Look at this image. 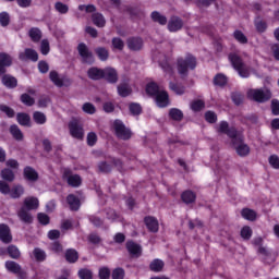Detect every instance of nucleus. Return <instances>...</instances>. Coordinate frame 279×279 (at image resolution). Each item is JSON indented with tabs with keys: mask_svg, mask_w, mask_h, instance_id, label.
<instances>
[{
	"mask_svg": "<svg viewBox=\"0 0 279 279\" xmlns=\"http://www.w3.org/2000/svg\"><path fill=\"white\" fill-rule=\"evenodd\" d=\"M197 68V58L189 53L184 58L177 60V70L181 77H187L189 71H195Z\"/></svg>",
	"mask_w": 279,
	"mask_h": 279,
	"instance_id": "obj_1",
	"label": "nucleus"
},
{
	"mask_svg": "<svg viewBox=\"0 0 279 279\" xmlns=\"http://www.w3.org/2000/svg\"><path fill=\"white\" fill-rule=\"evenodd\" d=\"M247 97L251 101H256V104H267L274 95L269 88H256V89H248Z\"/></svg>",
	"mask_w": 279,
	"mask_h": 279,
	"instance_id": "obj_2",
	"label": "nucleus"
},
{
	"mask_svg": "<svg viewBox=\"0 0 279 279\" xmlns=\"http://www.w3.org/2000/svg\"><path fill=\"white\" fill-rule=\"evenodd\" d=\"M229 60L240 77H250V68L243 63V59L239 54H229Z\"/></svg>",
	"mask_w": 279,
	"mask_h": 279,
	"instance_id": "obj_3",
	"label": "nucleus"
},
{
	"mask_svg": "<svg viewBox=\"0 0 279 279\" xmlns=\"http://www.w3.org/2000/svg\"><path fill=\"white\" fill-rule=\"evenodd\" d=\"M113 130L117 138H120V141H130L132 138V130L125 126L121 120L113 122Z\"/></svg>",
	"mask_w": 279,
	"mask_h": 279,
	"instance_id": "obj_4",
	"label": "nucleus"
},
{
	"mask_svg": "<svg viewBox=\"0 0 279 279\" xmlns=\"http://www.w3.org/2000/svg\"><path fill=\"white\" fill-rule=\"evenodd\" d=\"M77 52L82 59L83 64H95V56L93 54V51L88 49V46H86V44H78Z\"/></svg>",
	"mask_w": 279,
	"mask_h": 279,
	"instance_id": "obj_5",
	"label": "nucleus"
},
{
	"mask_svg": "<svg viewBox=\"0 0 279 279\" xmlns=\"http://www.w3.org/2000/svg\"><path fill=\"white\" fill-rule=\"evenodd\" d=\"M231 143L238 156L245 157L250 155V146H247V144H244L243 134L240 133L235 138L231 141Z\"/></svg>",
	"mask_w": 279,
	"mask_h": 279,
	"instance_id": "obj_6",
	"label": "nucleus"
},
{
	"mask_svg": "<svg viewBox=\"0 0 279 279\" xmlns=\"http://www.w3.org/2000/svg\"><path fill=\"white\" fill-rule=\"evenodd\" d=\"M50 82L54 84L58 88H62V86L69 87L73 82L71 78L66 76H60V74L57 71H50L49 73Z\"/></svg>",
	"mask_w": 279,
	"mask_h": 279,
	"instance_id": "obj_7",
	"label": "nucleus"
},
{
	"mask_svg": "<svg viewBox=\"0 0 279 279\" xmlns=\"http://www.w3.org/2000/svg\"><path fill=\"white\" fill-rule=\"evenodd\" d=\"M70 134L73 138L82 141L84 138V126L77 120H72L69 123Z\"/></svg>",
	"mask_w": 279,
	"mask_h": 279,
	"instance_id": "obj_8",
	"label": "nucleus"
},
{
	"mask_svg": "<svg viewBox=\"0 0 279 279\" xmlns=\"http://www.w3.org/2000/svg\"><path fill=\"white\" fill-rule=\"evenodd\" d=\"M63 178L66 180L69 186L77 189V186L82 185V177H80L78 174H73V172L69 168H65L63 170Z\"/></svg>",
	"mask_w": 279,
	"mask_h": 279,
	"instance_id": "obj_9",
	"label": "nucleus"
},
{
	"mask_svg": "<svg viewBox=\"0 0 279 279\" xmlns=\"http://www.w3.org/2000/svg\"><path fill=\"white\" fill-rule=\"evenodd\" d=\"M4 267L7 270L10 271V274H15V276H19V278H25L27 274L23 268L19 265V263L14 260H7L4 264Z\"/></svg>",
	"mask_w": 279,
	"mask_h": 279,
	"instance_id": "obj_10",
	"label": "nucleus"
},
{
	"mask_svg": "<svg viewBox=\"0 0 279 279\" xmlns=\"http://www.w3.org/2000/svg\"><path fill=\"white\" fill-rule=\"evenodd\" d=\"M218 132L220 134H227V136H229V138H231V141L241 134V132L236 131L235 128H230V124H228V122H226V121L220 122Z\"/></svg>",
	"mask_w": 279,
	"mask_h": 279,
	"instance_id": "obj_11",
	"label": "nucleus"
},
{
	"mask_svg": "<svg viewBox=\"0 0 279 279\" xmlns=\"http://www.w3.org/2000/svg\"><path fill=\"white\" fill-rule=\"evenodd\" d=\"M12 230L10 229V226L5 223L0 225V241L4 243L5 245L12 243Z\"/></svg>",
	"mask_w": 279,
	"mask_h": 279,
	"instance_id": "obj_12",
	"label": "nucleus"
},
{
	"mask_svg": "<svg viewBox=\"0 0 279 279\" xmlns=\"http://www.w3.org/2000/svg\"><path fill=\"white\" fill-rule=\"evenodd\" d=\"M19 59L22 62H27V60H32V62H38V52L32 48H26L23 52H20Z\"/></svg>",
	"mask_w": 279,
	"mask_h": 279,
	"instance_id": "obj_13",
	"label": "nucleus"
},
{
	"mask_svg": "<svg viewBox=\"0 0 279 279\" xmlns=\"http://www.w3.org/2000/svg\"><path fill=\"white\" fill-rule=\"evenodd\" d=\"M8 66H12V57L5 52H0V76L5 75Z\"/></svg>",
	"mask_w": 279,
	"mask_h": 279,
	"instance_id": "obj_14",
	"label": "nucleus"
},
{
	"mask_svg": "<svg viewBox=\"0 0 279 279\" xmlns=\"http://www.w3.org/2000/svg\"><path fill=\"white\" fill-rule=\"evenodd\" d=\"M102 78L109 82V84H117L119 82V74L113 68H106L102 72Z\"/></svg>",
	"mask_w": 279,
	"mask_h": 279,
	"instance_id": "obj_15",
	"label": "nucleus"
},
{
	"mask_svg": "<svg viewBox=\"0 0 279 279\" xmlns=\"http://www.w3.org/2000/svg\"><path fill=\"white\" fill-rule=\"evenodd\" d=\"M155 101L158 108H167V106H169V93H167L165 89H161L157 96H155Z\"/></svg>",
	"mask_w": 279,
	"mask_h": 279,
	"instance_id": "obj_16",
	"label": "nucleus"
},
{
	"mask_svg": "<svg viewBox=\"0 0 279 279\" xmlns=\"http://www.w3.org/2000/svg\"><path fill=\"white\" fill-rule=\"evenodd\" d=\"M126 45L131 51H141L143 49V39L141 37H130Z\"/></svg>",
	"mask_w": 279,
	"mask_h": 279,
	"instance_id": "obj_17",
	"label": "nucleus"
},
{
	"mask_svg": "<svg viewBox=\"0 0 279 279\" xmlns=\"http://www.w3.org/2000/svg\"><path fill=\"white\" fill-rule=\"evenodd\" d=\"M184 27V22L178 16H172L168 23L169 32H180Z\"/></svg>",
	"mask_w": 279,
	"mask_h": 279,
	"instance_id": "obj_18",
	"label": "nucleus"
},
{
	"mask_svg": "<svg viewBox=\"0 0 279 279\" xmlns=\"http://www.w3.org/2000/svg\"><path fill=\"white\" fill-rule=\"evenodd\" d=\"M87 77L94 81L104 80V69H99L96 66L89 68L87 71Z\"/></svg>",
	"mask_w": 279,
	"mask_h": 279,
	"instance_id": "obj_19",
	"label": "nucleus"
},
{
	"mask_svg": "<svg viewBox=\"0 0 279 279\" xmlns=\"http://www.w3.org/2000/svg\"><path fill=\"white\" fill-rule=\"evenodd\" d=\"M24 178L25 180H28V182H38V172L36 169L26 166L24 168Z\"/></svg>",
	"mask_w": 279,
	"mask_h": 279,
	"instance_id": "obj_20",
	"label": "nucleus"
},
{
	"mask_svg": "<svg viewBox=\"0 0 279 279\" xmlns=\"http://www.w3.org/2000/svg\"><path fill=\"white\" fill-rule=\"evenodd\" d=\"M144 222L149 232H158V220L155 217L148 216L144 218Z\"/></svg>",
	"mask_w": 279,
	"mask_h": 279,
	"instance_id": "obj_21",
	"label": "nucleus"
},
{
	"mask_svg": "<svg viewBox=\"0 0 279 279\" xmlns=\"http://www.w3.org/2000/svg\"><path fill=\"white\" fill-rule=\"evenodd\" d=\"M126 250L130 254H132V256L138 257L143 253V248L141 247V245L133 241L126 242Z\"/></svg>",
	"mask_w": 279,
	"mask_h": 279,
	"instance_id": "obj_22",
	"label": "nucleus"
},
{
	"mask_svg": "<svg viewBox=\"0 0 279 279\" xmlns=\"http://www.w3.org/2000/svg\"><path fill=\"white\" fill-rule=\"evenodd\" d=\"M2 84L3 86H5L7 88H16V86L19 85V81L16 80V77L10 75V74H2Z\"/></svg>",
	"mask_w": 279,
	"mask_h": 279,
	"instance_id": "obj_23",
	"label": "nucleus"
},
{
	"mask_svg": "<svg viewBox=\"0 0 279 279\" xmlns=\"http://www.w3.org/2000/svg\"><path fill=\"white\" fill-rule=\"evenodd\" d=\"M17 217L23 221V223H33L34 217H32V214L25 207H22L20 211L17 213Z\"/></svg>",
	"mask_w": 279,
	"mask_h": 279,
	"instance_id": "obj_24",
	"label": "nucleus"
},
{
	"mask_svg": "<svg viewBox=\"0 0 279 279\" xmlns=\"http://www.w3.org/2000/svg\"><path fill=\"white\" fill-rule=\"evenodd\" d=\"M181 199L184 204H194L195 199H197V195L193 191H185L181 194Z\"/></svg>",
	"mask_w": 279,
	"mask_h": 279,
	"instance_id": "obj_25",
	"label": "nucleus"
},
{
	"mask_svg": "<svg viewBox=\"0 0 279 279\" xmlns=\"http://www.w3.org/2000/svg\"><path fill=\"white\" fill-rule=\"evenodd\" d=\"M17 123L24 128H32V118L27 113H17Z\"/></svg>",
	"mask_w": 279,
	"mask_h": 279,
	"instance_id": "obj_26",
	"label": "nucleus"
},
{
	"mask_svg": "<svg viewBox=\"0 0 279 279\" xmlns=\"http://www.w3.org/2000/svg\"><path fill=\"white\" fill-rule=\"evenodd\" d=\"M92 21L96 27H106V17L101 13H94L92 15Z\"/></svg>",
	"mask_w": 279,
	"mask_h": 279,
	"instance_id": "obj_27",
	"label": "nucleus"
},
{
	"mask_svg": "<svg viewBox=\"0 0 279 279\" xmlns=\"http://www.w3.org/2000/svg\"><path fill=\"white\" fill-rule=\"evenodd\" d=\"M117 88H118V95L120 97H130V95H132V87H130L125 83L118 85Z\"/></svg>",
	"mask_w": 279,
	"mask_h": 279,
	"instance_id": "obj_28",
	"label": "nucleus"
},
{
	"mask_svg": "<svg viewBox=\"0 0 279 279\" xmlns=\"http://www.w3.org/2000/svg\"><path fill=\"white\" fill-rule=\"evenodd\" d=\"M24 208L27 210H36V208H38V198L36 197L25 198Z\"/></svg>",
	"mask_w": 279,
	"mask_h": 279,
	"instance_id": "obj_29",
	"label": "nucleus"
},
{
	"mask_svg": "<svg viewBox=\"0 0 279 279\" xmlns=\"http://www.w3.org/2000/svg\"><path fill=\"white\" fill-rule=\"evenodd\" d=\"M66 202L71 210H80V198H77V196L70 194L66 197Z\"/></svg>",
	"mask_w": 279,
	"mask_h": 279,
	"instance_id": "obj_30",
	"label": "nucleus"
},
{
	"mask_svg": "<svg viewBox=\"0 0 279 279\" xmlns=\"http://www.w3.org/2000/svg\"><path fill=\"white\" fill-rule=\"evenodd\" d=\"M78 259L80 254L74 248L65 251V260H68V263H77Z\"/></svg>",
	"mask_w": 279,
	"mask_h": 279,
	"instance_id": "obj_31",
	"label": "nucleus"
},
{
	"mask_svg": "<svg viewBox=\"0 0 279 279\" xmlns=\"http://www.w3.org/2000/svg\"><path fill=\"white\" fill-rule=\"evenodd\" d=\"M162 89L158 86V84L151 82L146 85V93L150 97H156L158 93H160Z\"/></svg>",
	"mask_w": 279,
	"mask_h": 279,
	"instance_id": "obj_32",
	"label": "nucleus"
},
{
	"mask_svg": "<svg viewBox=\"0 0 279 279\" xmlns=\"http://www.w3.org/2000/svg\"><path fill=\"white\" fill-rule=\"evenodd\" d=\"M150 271H154L155 274H158L165 269V262L161 259H154L149 265Z\"/></svg>",
	"mask_w": 279,
	"mask_h": 279,
	"instance_id": "obj_33",
	"label": "nucleus"
},
{
	"mask_svg": "<svg viewBox=\"0 0 279 279\" xmlns=\"http://www.w3.org/2000/svg\"><path fill=\"white\" fill-rule=\"evenodd\" d=\"M7 253L9 254L10 258H13L14 260H19V258H21V251L14 244L8 246Z\"/></svg>",
	"mask_w": 279,
	"mask_h": 279,
	"instance_id": "obj_34",
	"label": "nucleus"
},
{
	"mask_svg": "<svg viewBox=\"0 0 279 279\" xmlns=\"http://www.w3.org/2000/svg\"><path fill=\"white\" fill-rule=\"evenodd\" d=\"M10 134L15 141H23L24 138L23 131L16 124L10 126Z\"/></svg>",
	"mask_w": 279,
	"mask_h": 279,
	"instance_id": "obj_35",
	"label": "nucleus"
},
{
	"mask_svg": "<svg viewBox=\"0 0 279 279\" xmlns=\"http://www.w3.org/2000/svg\"><path fill=\"white\" fill-rule=\"evenodd\" d=\"M169 88L175 95H184V93L186 92V87H184V85L177 84V83H173V82L169 83Z\"/></svg>",
	"mask_w": 279,
	"mask_h": 279,
	"instance_id": "obj_36",
	"label": "nucleus"
},
{
	"mask_svg": "<svg viewBox=\"0 0 279 279\" xmlns=\"http://www.w3.org/2000/svg\"><path fill=\"white\" fill-rule=\"evenodd\" d=\"M33 120L37 125H45L47 123V116L44 112L35 111L33 113Z\"/></svg>",
	"mask_w": 279,
	"mask_h": 279,
	"instance_id": "obj_37",
	"label": "nucleus"
},
{
	"mask_svg": "<svg viewBox=\"0 0 279 279\" xmlns=\"http://www.w3.org/2000/svg\"><path fill=\"white\" fill-rule=\"evenodd\" d=\"M169 117L172 121H182L184 119V113L178 108H172L169 111Z\"/></svg>",
	"mask_w": 279,
	"mask_h": 279,
	"instance_id": "obj_38",
	"label": "nucleus"
},
{
	"mask_svg": "<svg viewBox=\"0 0 279 279\" xmlns=\"http://www.w3.org/2000/svg\"><path fill=\"white\" fill-rule=\"evenodd\" d=\"M9 193L12 199H19V197H21V195L25 193V189L23 187V185H15Z\"/></svg>",
	"mask_w": 279,
	"mask_h": 279,
	"instance_id": "obj_39",
	"label": "nucleus"
},
{
	"mask_svg": "<svg viewBox=\"0 0 279 279\" xmlns=\"http://www.w3.org/2000/svg\"><path fill=\"white\" fill-rule=\"evenodd\" d=\"M241 215L243 219H246L247 221H256V211L250 208H244L241 211Z\"/></svg>",
	"mask_w": 279,
	"mask_h": 279,
	"instance_id": "obj_40",
	"label": "nucleus"
},
{
	"mask_svg": "<svg viewBox=\"0 0 279 279\" xmlns=\"http://www.w3.org/2000/svg\"><path fill=\"white\" fill-rule=\"evenodd\" d=\"M28 35L33 43H40V38H43V32L39 28H31Z\"/></svg>",
	"mask_w": 279,
	"mask_h": 279,
	"instance_id": "obj_41",
	"label": "nucleus"
},
{
	"mask_svg": "<svg viewBox=\"0 0 279 279\" xmlns=\"http://www.w3.org/2000/svg\"><path fill=\"white\" fill-rule=\"evenodd\" d=\"M150 16L154 23H159V25H165L167 23V16L160 14L158 11H154Z\"/></svg>",
	"mask_w": 279,
	"mask_h": 279,
	"instance_id": "obj_42",
	"label": "nucleus"
},
{
	"mask_svg": "<svg viewBox=\"0 0 279 279\" xmlns=\"http://www.w3.org/2000/svg\"><path fill=\"white\" fill-rule=\"evenodd\" d=\"M95 53L98 56V58H99V60H101V62H106V60H108V58L110 57L108 49H106L104 47L96 48Z\"/></svg>",
	"mask_w": 279,
	"mask_h": 279,
	"instance_id": "obj_43",
	"label": "nucleus"
},
{
	"mask_svg": "<svg viewBox=\"0 0 279 279\" xmlns=\"http://www.w3.org/2000/svg\"><path fill=\"white\" fill-rule=\"evenodd\" d=\"M1 178L2 180H5V182H14V172L10 168H4L1 171Z\"/></svg>",
	"mask_w": 279,
	"mask_h": 279,
	"instance_id": "obj_44",
	"label": "nucleus"
},
{
	"mask_svg": "<svg viewBox=\"0 0 279 279\" xmlns=\"http://www.w3.org/2000/svg\"><path fill=\"white\" fill-rule=\"evenodd\" d=\"M231 99L235 106H241L243 104V100L245 99V96H243L242 93L233 92L231 93Z\"/></svg>",
	"mask_w": 279,
	"mask_h": 279,
	"instance_id": "obj_45",
	"label": "nucleus"
},
{
	"mask_svg": "<svg viewBox=\"0 0 279 279\" xmlns=\"http://www.w3.org/2000/svg\"><path fill=\"white\" fill-rule=\"evenodd\" d=\"M214 84L215 86H226L228 84V77L223 74H217L214 77Z\"/></svg>",
	"mask_w": 279,
	"mask_h": 279,
	"instance_id": "obj_46",
	"label": "nucleus"
},
{
	"mask_svg": "<svg viewBox=\"0 0 279 279\" xmlns=\"http://www.w3.org/2000/svg\"><path fill=\"white\" fill-rule=\"evenodd\" d=\"M204 108H206V104L204 102V100H194L192 104H191V109L194 111V112H199L202 110H204Z\"/></svg>",
	"mask_w": 279,
	"mask_h": 279,
	"instance_id": "obj_47",
	"label": "nucleus"
},
{
	"mask_svg": "<svg viewBox=\"0 0 279 279\" xmlns=\"http://www.w3.org/2000/svg\"><path fill=\"white\" fill-rule=\"evenodd\" d=\"M233 38H235L240 45H247V37L241 31H235L233 33Z\"/></svg>",
	"mask_w": 279,
	"mask_h": 279,
	"instance_id": "obj_48",
	"label": "nucleus"
},
{
	"mask_svg": "<svg viewBox=\"0 0 279 279\" xmlns=\"http://www.w3.org/2000/svg\"><path fill=\"white\" fill-rule=\"evenodd\" d=\"M112 279H124L125 278V270L121 267L114 268L111 272Z\"/></svg>",
	"mask_w": 279,
	"mask_h": 279,
	"instance_id": "obj_49",
	"label": "nucleus"
},
{
	"mask_svg": "<svg viewBox=\"0 0 279 279\" xmlns=\"http://www.w3.org/2000/svg\"><path fill=\"white\" fill-rule=\"evenodd\" d=\"M252 228H250L248 226H245L241 229V236L244 241H250V239H252Z\"/></svg>",
	"mask_w": 279,
	"mask_h": 279,
	"instance_id": "obj_50",
	"label": "nucleus"
},
{
	"mask_svg": "<svg viewBox=\"0 0 279 279\" xmlns=\"http://www.w3.org/2000/svg\"><path fill=\"white\" fill-rule=\"evenodd\" d=\"M82 110L86 114H95L97 112V108H95V105L90 102H85L82 107Z\"/></svg>",
	"mask_w": 279,
	"mask_h": 279,
	"instance_id": "obj_51",
	"label": "nucleus"
},
{
	"mask_svg": "<svg viewBox=\"0 0 279 279\" xmlns=\"http://www.w3.org/2000/svg\"><path fill=\"white\" fill-rule=\"evenodd\" d=\"M89 222L95 226V228H101L104 226V219H101L99 216H88Z\"/></svg>",
	"mask_w": 279,
	"mask_h": 279,
	"instance_id": "obj_52",
	"label": "nucleus"
},
{
	"mask_svg": "<svg viewBox=\"0 0 279 279\" xmlns=\"http://www.w3.org/2000/svg\"><path fill=\"white\" fill-rule=\"evenodd\" d=\"M33 254L36 260H38L39 263H43V260L47 258V253H45V251H43L41 248H35L33 251Z\"/></svg>",
	"mask_w": 279,
	"mask_h": 279,
	"instance_id": "obj_53",
	"label": "nucleus"
},
{
	"mask_svg": "<svg viewBox=\"0 0 279 279\" xmlns=\"http://www.w3.org/2000/svg\"><path fill=\"white\" fill-rule=\"evenodd\" d=\"M54 10L59 12V14H66L69 12V5L62 3V2H56L54 3Z\"/></svg>",
	"mask_w": 279,
	"mask_h": 279,
	"instance_id": "obj_54",
	"label": "nucleus"
},
{
	"mask_svg": "<svg viewBox=\"0 0 279 279\" xmlns=\"http://www.w3.org/2000/svg\"><path fill=\"white\" fill-rule=\"evenodd\" d=\"M0 25L2 27H8V25H10V13L8 12L0 13Z\"/></svg>",
	"mask_w": 279,
	"mask_h": 279,
	"instance_id": "obj_55",
	"label": "nucleus"
},
{
	"mask_svg": "<svg viewBox=\"0 0 279 279\" xmlns=\"http://www.w3.org/2000/svg\"><path fill=\"white\" fill-rule=\"evenodd\" d=\"M78 277L81 279H93V271L88 268H83L78 270Z\"/></svg>",
	"mask_w": 279,
	"mask_h": 279,
	"instance_id": "obj_56",
	"label": "nucleus"
},
{
	"mask_svg": "<svg viewBox=\"0 0 279 279\" xmlns=\"http://www.w3.org/2000/svg\"><path fill=\"white\" fill-rule=\"evenodd\" d=\"M112 47L113 49H118V51H123V47H125V44L122 41L121 38L114 37L112 39Z\"/></svg>",
	"mask_w": 279,
	"mask_h": 279,
	"instance_id": "obj_57",
	"label": "nucleus"
},
{
	"mask_svg": "<svg viewBox=\"0 0 279 279\" xmlns=\"http://www.w3.org/2000/svg\"><path fill=\"white\" fill-rule=\"evenodd\" d=\"M21 101L22 104H24L25 106H34V104L36 102L34 100V98L32 96H29L28 94H22L21 96Z\"/></svg>",
	"mask_w": 279,
	"mask_h": 279,
	"instance_id": "obj_58",
	"label": "nucleus"
},
{
	"mask_svg": "<svg viewBox=\"0 0 279 279\" xmlns=\"http://www.w3.org/2000/svg\"><path fill=\"white\" fill-rule=\"evenodd\" d=\"M49 51H51V48L49 46V40L44 39L40 44V52L43 53V56H48Z\"/></svg>",
	"mask_w": 279,
	"mask_h": 279,
	"instance_id": "obj_59",
	"label": "nucleus"
},
{
	"mask_svg": "<svg viewBox=\"0 0 279 279\" xmlns=\"http://www.w3.org/2000/svg\"><path fill=\"white\" fill-rule=\"evenodd\" d=\"M0 110H1V112H4V114H7V117H9V119L14 118V114H15L14 109L10 108L9 106L1 105Z\"/></svg>",
	"mask_w": 279,
	"mask_h": 279,
	"instance_id": "obj_60",
	"label": "nucleus"
},
{
	"mask_svg": "<svg viewBox=\"0 0 279 279\" xmlns=\"http://www.w3.org/2000/svg\"><path fill=\"white\" fill-rule=\"evenodd\" d=\"M98 276L100 279H110V268L101 267L98 271Z\"/></svg>",
	"mask_w": 279,
	"mask_h": 279,
	"instance_id": "obj_61",
	"label": "nucleus"
},
{
	"mask_svg": "<svg viewBox=\"0 0 279 279\" xmlns=\"http://www.w3.org/2000/svg\"><path fill=\"white\" fill-rule=\"evenodd\" d=\"M271 113L274 114V117H279V100L278 99H272L271 100Z\"/></svg>",
	"mask_w": 279,
	"mask_h": 279,
	"instance_id": "obj_62",
	"label": "nucleus"
},
{
	"mask_svg": "<svg viewBox=\"0 0 279 279\" xmlns=\"http://www.w3.org/2000/svg\"><path fill=\"white\" fill-rule=\"evenodd\" d=\"M205 119L207 123H217V113H215L214 111H207L205 113Z\"/></svg>",
	"mask_w": 279,
	"mask_h": 279,
	"instance_id": "obj_63",
	"label": "nucleus"
},
{
	"mask_svg": "<svg viewBox=\"0 0 279 279\" xmlns=\"http://www.w3.org/2000/svg\"><path fill=\"white\" fill-rule=\"evenodd\" d=\"M269 165L274 169H279V157L278 155H272L269 157Z\"/></svg>",
	"mask_w": 279,
	"mask_h": 279,
	"instance_id": "obj_64",
	"label": "nucleus"
}]
</instances>
